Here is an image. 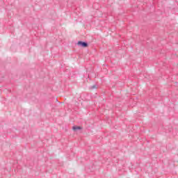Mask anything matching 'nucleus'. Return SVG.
<instances>
[{"label": "nucleus", "mask_w": 178, "mask_h": 178, "mask_svg": "<svg viewBox=\"0 0 178 178\" xmlns=\"http://www.w3.org/2000/svg\"><path fill=\"white\" fill-rule=\"evenodd\" d=\"M77 45H79V47H81L82 48H87V47H88V43L87 42L79 41L77 42Z\"/></svg>", "instance_id": "nucleus-1"}, {"label": "nucleus", "mask_w": 178, "mask_h": 178, "mask_svg": "<svg viewBox=\"0 0 178 178\" xmlns=\"http://www.w3.org/2000/svg\"><path fill=\"white\" fill-rule=\"evenodd\" d=\"M81 127H77V126H74L72 127V130L74 131H77V130H81Z\"/></svg>", "instance_id": "nucleus-2"}, {"label": "nucleus", "mask_w": 178, "mask_h": 178, "mask_svg": "<svg viewBox=\"0 0 178 178\" xmlns=\"http://www.w3.org/2000/svg\"><path fill=\"white\" fill-rule=\"evenodd\" d=\"M90 90H95V88H97V86L93 85V86H90Z\"/></svg>", "instance_id": "nucleus-3"}]
</instances>
